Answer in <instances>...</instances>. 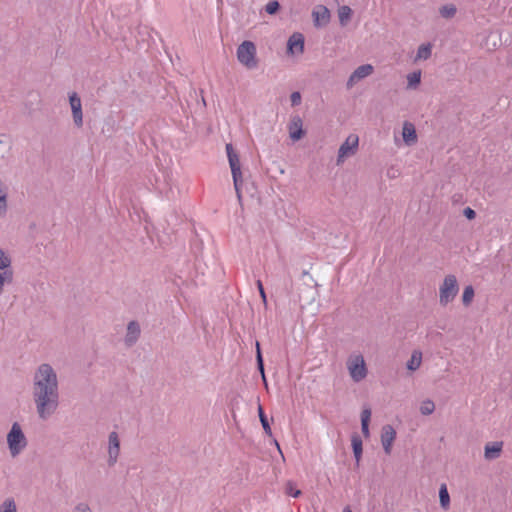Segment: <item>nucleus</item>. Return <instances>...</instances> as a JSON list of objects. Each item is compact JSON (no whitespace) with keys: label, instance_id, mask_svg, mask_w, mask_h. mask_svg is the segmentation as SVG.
<instances>
[{"label":"nucleus","instance_id":"nucleus-1","mask_svg":"<svg viewBox=\"0 0 512 512\" xmlns=\"http://www.w3.org/2000/svg\"><path fill=\"white\" fill-rule=\"evenodd\" d=\"M32 398L40 420L47 421L56 414L60 405L59 383L56 371L48 363L39 365L33 375Z\"/></svg>","mask_w":512,"mask_h":512},{"label":"nucleus","instance_id":"nucleus-2","mask_svg":"<svg viewBox=\"0 0 512 512\" xmlns=\"http://www.w3.org/2000/svg\"><path fill=\"white\" fill-rule=\"evenodd\" d=\"M6 442L12 458L18 457L28 447V439L19 422L12 423Z\"/></svg>","mask_w":512,"mask_h":512},{"label":"nucleus","instance_id":"nucleus-3","mask_svg":"<svg viewBox=\"0 0 512 512\" xmlns=\"http://www.w3.org/2000/svg\"><path fill=\"white\" fill-rule=\"evenodd\" d=\"M226 152L229 161V165L231 168L233 184L235 188V192L237 195V199L239 203H242V193H241V185H242V172L240 166V160L238 154L234 151L233 145L231 143L226 144Z\"/></svg>","mask_w":512,"mask_h":512},{"label":"nucleus","instance_id":"nucleus-4","mask_svg":"<svg viewBox=\"0 0 512 512\" xmlns=\"http://www.w3.org/2000/svg\"><path fill=\"white\" fill-rule=\"evenodd\" d=\"M256 45L249 40L243 41L237 48V59L247 69H255L258 67V59L256 57Z\"/></svg>","mask_w":512,"mask_h":512},{"label":"nucleus","instance_id":"nucleus-5","mask_svg":"<svg viewBox=\"0 0 512 512\" xmlns=\"http://www.w3.org/2000/svg\"><path fill=\"white\" fill-rule=\"evenodd\" d=\"M459 292V285L455 275L445 276L442 284L439 287V303L441 306H446L452 302Z\"/></svg>","mask_w":512,"mask_h":512},{"label":"nucleus","instance_id":"nucleus-6","mask_svg":"<svg viewBox=\"0 0 512 512\" xmlns=\"http://www.w3.org/2000/svg\"><path fill=\"white\" fill-rule=\"evenodd\" d=\"M347 368L353 381L360 382L367 376V368L364 357L360 354L348 358Z\"/></svg>","mask_w":512,"mask_h":512},{"label":"nucleus","instance_id":"nucleus-7","mask_svg":"<svg viewBox=\"0 0 512 512\" xmlns=\"http://www.w3.org/2000/svg\"><path fill=\"white\" fill-rule=\"evenodd\" d=\"M359 144V138L355 134H350L341 144L338 150L337 164H341L344 160L356 153Z\"/></svg>","mask_w":512,"mask_h":512},{"label":"nucleus","instance_id":"nucleus-8","mask_svg":"<svg viewBox=\"0 0 512 512\" xmlns=\"http://www.w3.org/2000/svg\"><path fill=\"white\" fill-rule=\"evenodd\" d=\"M120 454V439L116 431H112L108 437V465L114 466Z\"/></svg>","mask_w":512,"mask_h":512},{"label":"nucleus","instance_id":"nucleus-9","mask_svg":"<svg viewBox=\"0 0 512 512\" xmlns=\"http://www.w3.org/2000/svg\"><path fill=\"white\" fill-rule=\"evenodd\" d=\"M374 72V67L371 64H363L357 67L349 76L346 86L351 89L357 82L370 76Z\"/></svg>","mask_w":512,"mask_h":512},{"label":"nucleus","instance_id":"nucleus-10","mask_svg":"<svg viewBox=\"0 0 512 512\" xmlns=\"http://www.w3.org/2000/svg\"><path fill=\"white\" fill-rule=\"evenodd\" d=\"M69 103L72 110L73 122L75 126L80 128L83 125V113L81 99L76 92H72L69 95Z\"/></svg>","mask_w":512,"mask_h":512},{"label":"nucleus","instance_id":"nucleus-11","mask_svg":"<svg viewBox=\"0 0 512 512\" xmlns=\"http://www.w3.org/2000/svg\"><path fill=\"white\" fill-rule=\"evenodd\" d=\"M289 137L292 141L300 140L304 135L303 121L299 115H293L288 124Z\"/></svg>","mask_w":512,"mask_h":512},{"label":"nucleus","instance_id":"nucleus-12","mask_svg":"<svg viewBox=\"0 0 512 512\" xmlns=\"http://www.w3.org/2000/svg\"><path fill=\"white\" fill-rule=\"evenodd\" d=\"M304 36L302 33H293L287 41V52L288 54H302L304 52Z\"/></svg>","mask_w":512,"mask_h":512},{"label":"nucleus","instance_id":"nucleus-13","mask_svg":"<svg viewBox=\"0 0 512 512\" xmlns=\"http://www.w3.org/2000/svg\"><path fill=\"white\" fill-rule=\"evenodd\" d=\"M396 438V431L391 425H385L381 431V443L387 455L391 453L392 444Z\"/></svg>","mask_w":512,"mask_h":512},{"label":"nucleus","instance_id":"nucleus-14","mask_svg":"<svg viewBox=\"0 0 512 512\" xmlns=\"http://www.w3.org/2000/svg\"><path fill=\"white\" fill-rule=\"evenodd\" d=\"M141 334L140 325L137 321H130L127 325V331L124 338L125 345L132 347L136 344Z\"/></svg>","mask_w":512,"mask_h":512},{"label":"nucleus","instance_id":"nucleus-15","mask_svg":"<svg viewBox=\"0 0 512 512\" xmlns=\"http://www.w3.org/2000/svg\"><path fill=\"white\" fill-rule=\"evenodd\" d=\"M312 16L315 26H325L330 20V11L327 7L319 5L313 10Z\"/></svg>","mask_w":512,"mask_h":512},{"label":"nucleus","instance_id":"nucleus-16","mask_svg":"<svg viewBox=\"0 0 512 512\" xmlns=\"http://www.w3.org/2000/svg\"><path fill=\"white\" fill-rule=\"evenodd\" d=\"M503 449L502 441L490 442L485 445L484 457L486 460H494L500 457Z\"/></svg>","mask_w":512,"mask_h":512},{"label":"nucleus","instance_id":"nucleus-17","mask_svg":"<svg viewBox=\"0 0 512 512\" xmlns=\"http://www.w3.org/2000/svg\"><path fill=\"white\" fill-rule=\"evenodd\" d=\"M402 136L405 144L408 146H411L417 142L416 129L411 122H404Z\"/></svg>","mask_w":512,"mask_h":512},{"label":"nucleus","instance_id":"nucleus-18","mask_svg":"<svg viewBox=\"0 0 512 512\" xmlns=\"http://www.w3.org/2000/svg\"><path fill=\"white\" fill-rule=\"evenodd\" d=\"M351 444H352V449H353V454H354V458L356 461V465L358 466L360 463L361 457H362V452H363L362 445L363 444H362L361 437L357 433L352 434Z\"/></svg>","mask_w":512,"mask_h":512},{"label":"nucleus","instance_id":"nucleus-19","mask_svg":"<svg viewBox=\"0 0 512 512\" xmlns=\"http://www.w3.org/2000/svg\"><path fill=\"white\" fill-rule=\"evenodd\" d=\"M432 55V44L431 43H425L421 44L418 49L416 56L414 58V62L420 61V60H427Z\"/></svg>","mask_w":512,"mask_h":512},{"label":"nucleus","instance_id":"nucleus-20","mask_svg":"<svg viewBox=\"0 0 512 512\" xmlns=\"http://www.w3.org/2000/svg\"><path fill=\"white\" fill-rule=\"evenodd\" d=\"M422 363V352L419 350H414L412 352L411 358L408 360L406 366L410 371H416L419 369Z\"/></svg>","mask_w":512,"mask_h":512},{"label":"nucleus","instance_id":"nucleus-21","mask_svg":"<svg viewBox=\"0 0 512 512\" xmlns=\"http://www.w3.org/2000/svg\"><path fill=\"white\" fill-rule=\"evenodd\" d=\"M371 418V409L370 408H364L361 412V429L363 435L368 438L369 433V422Z\"/></svg>","mask_w":512,"mask_h":512},{"label":"nucleus","instance_id":"nucleus-22","mask_svg":"<svg viewBox=\"0 0 512 512\" xmlns=\"http://www.w3.org/2000/svg\"><path fill=\"white\" fill-rule=\"evenodd\" d=\"M421 82V71L417 70L407 75V89H416Z\"/></svg>","mask_w":512,"mask_h":512},{"label":"nucleus","instance_id":"nucleus-23","mask_svg":"<svg viewBox=\"0 0 512 512\" xmlns=\"http://www.w3.org/2000/svg\"><path fill=\"white\" fill-rule=\"evenodd\" d=\"M439 499L441 507L447 510L450 506V496L445 484H442L439 489Z\"/></svg>","mask_w":512,"mask_h":512},{"label":"nucleus","instance_id":"nucleus-24","mask_svg":"<svg viewBox=\"0 0 512 512\" xmlns=\"http://www.w3.org/2000/svg\"><path fill=\"white\" fill-rule=\"evenodd\" d=\"M457 8L454 4H446L440 7L439 13L445 19H451L456 15Z\"/></svg>","mask_w":512,"mask_h":512},{"label":"nucleus","instance_id":"nucleus-25","mask_svg":"<svg viewBox=\"0 0 512 512\" xmlns=\"http://www.w3.org/2000/svg\"><path fill=\"white\" fill-rule=\"evenodd\" d=\"M352 15V9L349 6H341L338 10V17L341 25H346Z\"/></svg>","mask_w":512,"mask_h":512},{"label":"nucleus","instance_id":"nucleus-26","mask_svg":"<svg viewBox=\"0 0 512 512\" xmlns=\"http://www.w3.org/2000/svg\"><path fill=\"white\" fill-rule=\"evenodd\" d=\"M11 263V257L2 248H0V270L2 272L11 271Z\"/></svg>","mask_w":512,"mask_h":512},{"label":"nucleus","instance_id":"nucleus-27","mask_svg":"<svg viewBox=\"0 0 512 512\" xmlns=\"http://www.w3.org/2000/svg\"><path fill=\"white\" fill-rule=\"evenodd\" d=\"M258 414H259V419H260V422H261V425L264 429V432L268 435V436H272V430H271V427H270V424H269V421L264 413V410L262 408L261 405L258 406Z\"/></svg>","mask_w":512,"mask_h":512},{"label":"nucleus","instance_id":"nucleus-28","mask_svg":"<svg viewBox=\"0 0 512 512\" xmlns=\"http://www.w3.org/2000/svg\"><path fill=\"white\" fill-rule=\"evenodd\" d=\"M0 512H17L15 500L12 497L6 498L0 504Z\"/></svg>","mask_w":512,"mask_h":512},{"label":"nucleus","instance_id":"nucleus-29","mask_svg":"<svg viewBox=\"0 0 512 512\" xmlns=\"http://www.w3.org/2000/svg\"><path fill=\"white\" fill-rule=\"evenodd\" d=\"M475 292L474 288L469 285L464 288L462 295V302L464 306H469L474 298Z\"/></svg>","mask_w":512,"mask_h":512},{"label":"nucleus","instance_id":"nucleus-30","mask_svg":"<svg viewBox=\"0 0 512 512\" xmlns=\"http://www.w3.org/2000/svg\"><path fill=\"white\" fill-rule=\"evenodd\" d=\"M435 410V404L432 400L426 399L420 405V412L422 415H430Z\"/></svg>","mask_w":512,"mask_h":512},{"label":"nucleus","instance_id":"nucleus-31","mask_svg":"<svg viewBox=\"0 0 512 512\" xmlns=\"http://www.w3.org/2000/svg\"><path fill=\"white\" fill-rule=\"evenodd\" d=\"M7 212V193L0 187V216L5 215Z\"/></svg>","mask_w":512,"mask_h":512},{"label":"nucleus","instance_id":"nucleus-32","mask_svg":"<svg viewBox=\"0 0 512 512\" xmlns=\"http://www.w3.org/2000/svg\"><path fill=\"white\" fill-rule=\"evenodd\" d=\"M280 8V4L278 1L276 0H272V1H269L266 6H265V11L270 14V15H273L275 14Z\"/></svg>","mask_w":512,"mask_h":512},{"label":"nucleus","instance_id":"nucleus-33","mask_svg":"<svg viewBox=\"0 0 512 512\" xmlns=\"http://www.w3.org/2000/svg\"><path fill=\"white\" fill-rule=\"evenodd\" d=\"M256 348H257V355H256L257 364H258L259 370L261 371L262 375H264L263 358H262V354L260 351L259 342H256ZM263 378L265 379V376H263Z\"/></svg>","mask_w":512,"mask_h":512},{"label":"nucleus","instance_id":"nucleus-34","mask_svg":"<svg viewBox=\"0 0 512 512\" xmlns=\"http://www.w3.org/2000/svg\"><path fill=\"white\" fill-rule=\"evenodd\" d=\"M286 493L289 495V496H292L294 498H297L301 495V491L298 490V489H295L293 484L291 482H288L287 483V486H286Z\"/></svg>","mask_w":512,"mask_h":512},{"label":"nucleus","instance_id":"nucleus-35","mask_svg":"<svg viewBox=\"0 0 512 512\" xmlns=\"http://www.w3.org/2000/svg\"><path fill=\"white\" fill-rule=\"evenodd\" d=\"M256 285H257V288L259 290L261 299H262L263 303L266 305L267 304V297H266V293H265L262 281L261 280H257Z\"/></svg>","mask_w":512,"mask_h":512},{"label":"nucleus","instance_id":"nucleus-36","mask_svg":"<svg viewBox=\"0 0 512 512\" xmlns=\"http://www.w3.org/2000/svg\"><path fill=\"white\" fill-rule=\"evenodd\" d=\"M290 100L292 106H297L301 103V94L298 91L293 92L290 95Z\"/></svg>","mask_w":512,"mask_h":512},{"label":"nucleus","instance_id":"nucleus-37","mask_svg":"<svg viewBox=\"0 0 512 512\" xmlns=\"http://www.w3.org/2000/svg\"><path fill=\"white\" fill-rule=\"evenodd\" d=\"M463 214L469 220H473L476 217V212L470 207H466L463 210Z\"/></svg>","mask_w":512,"mask_h":512},{"label":"nucleus","instance_id":"nucleus-38","mask_svg":"<svg viewBox=\"0 0 512 512\" xmlns=\"http://www.w3.org/2000/svg\"><path fill=\"white\" fill-rule=\"evenodd\" d=\"M75 512H92L87 504L80 503L76 506Z\"/></svg>","mask_w":512,"mask_h":512},{"label":"nucleus","instance_id":"nucleus-39","mask_svg":"<svg viewBox=\"0 0 512 512\" xmlns=\"http://www.w3.org/2000/svg\"><path fill=\"white\" fill-rule=\"evenodd\" d=\"M388 176L389 177H395V173L394 172H391L390 170L388 171Z\"/></svg>","mask_w":512,"mask_h":512},{"label":"nucleus","instance_id":"nucleus-40","mask_svg":"<svg viewBox=\"0 0 512 512\" xmlns=\"http://www.w3.org/2000/svg\"><path fill=\"white\" fill-rule=\"evenodd\" d=\"M274 442H275V444H276V446H277L278 450L281 452V450H280V446H279V443H278L276 440H274Z\"/></svg>","mask_w":512,"mask_h":512}]
</instances>
